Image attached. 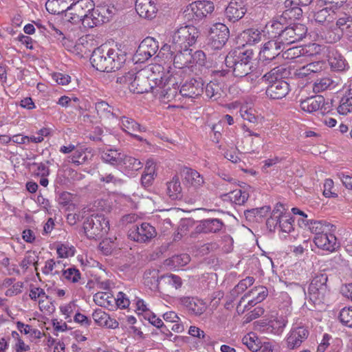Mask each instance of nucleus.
Listing matches in <instances>:
<instances>
[{"instance_id":"nucleus-1","label":"nucleus","mask_w":352,"mask_h":352,"mask_svg":"<svg viewBox=\"0 0 352 352\" xmlns=\"http://www.w3.org/2000/svg\"><path fill=\"white\" fill-rule=\"evenodd\" d=\"M160 69V66H155L151 69L140 70L138 72H129L124 75L117 78V82L124 83L129 85V89L133 93L143 94L148 91L154 94H159L158 87H162L163 79L161 76L158 78L154 74L153 69Z\"/></svg>"},{"instance_id":"nucleus-2","label":"nucleus","mask_w":352,"mask_h":352,"mask_svg":"<svg viewBox=\"0 0 352 352\" xmlns=\"http://www.w3.org/2000/svg\"><path fill=\"white\" fill-rule=\"evenodd\" d=\"M91 63L98 71L111 72L119 69L126 60L125 54L118 50L101 45L96 48L91 56Z\"/></svg>"},{"instance_id":"nucleus-3","label":"nucleus","mask_w":352,"mask_h":352,"mask_svg":"<svg viewBox=\"0 0 352 352\" xmlns=\"http://www.w3.org/2000/svg\"><path fill=\"white\" fill-rule=\"evenodd\" d=\"M252 50H234L230 52L225 58V64L231 69L233 75L237 78H243L250 73L253 67Z\"/></svg>"},{"instance_id":"nucleus-4","label":"nucleus","mask_w":352,"mask_h":352,"mask_svg":"<svg viewBox=\"0 0 352 352\" xmlns=\"http://www.w3.org/2000/svg\"><path fill=\"white\" fill-rule=\"evenodd\" d=\"M83 230L88 239L97 240L107 234L109 223L104 214H94L85 219Z\"/></svg>"},{"instance_id":"nucleus-5","label":"nucleus","mask_w":352,"mask_h":352,"mask_svg":"<svg viewBox=\"0 0 352 352\" xmlns=\"http://www.w3.org/2000/svg\"><path fill=\"white\" fill-rule=\"evenodd\" d=\"M199 30L193 25H186L177 29L172 35L174 50L190 49L199 36Z\"/></svg>"},{"instance_id":"nucleus-6","label":"nucleus","mask_w":352,"mask_h":352,"mask_svg":"<svg viewBox=\"0 0 352 352\" xmlns=\"http://www.w3.org/2000/svg\"><path fill=\"white\" fill-rule=\"evenodd\" d=\"M327 280L328 276L324 273L318 274L312 278L308 287V298L313 304L324 302L329 294Z\"/></svg>"},{"instance_id":"nucleus-7","label":"nucleus","mask_w":352,"mask_h":352,"mask_svg":"<svg viewBox=\"0 0 352 352\" xmlns=\"http://www.w3.org/2000/svg\"><path fill=\"white\" fill-rule=\"evenodd\" d=\"M214 10L213 2L210 1H196L189 4L184 11L188 20L200 21L210 15Z\"/></svg>"},{"instance_id":"nucleus-8","label":"nucleus","mask_w":352,"mask_h":352,"mask_svg":"<svg viewBox=\"0 0 352 352\" xmlns=\"http://www.w3.org/2000/svg\"><path fill=\"white\" fill-rule=\"evenodd\" d=\"M307 27L301 23L294 24L293 26H286L284 30L274 37L285 48L286 45L301 41L306 35Z\"/></svg>"},{"instance_id":"nucleus-9","label":"nucleus","mask_w":352,"mask_h":352,"mask_svg":"<svg viewBox=\"0 0 352 352\" xmlns=\"http://www.w3.org/2000/svg\"><path fill=\"white\" fill-rule=\"evenodd\" d=\"M182 70H178L175 73L170 74L168 71L167 76L159 75L158 78L162 76L163 79L162 87H158L159 94L161 97L170 100L177 96L179 83H180L179 79L182 77Z\"/></svg>"},{"instance_id":"nucleus-10","label":"nucleus","mask_w":352,"mask_h":352,"mask_svg":"<svg viewBox=\"0 0 352 352\" xmlns=\"http://www.w3.org/2000/svg\"><path fill=\"white\" fill-rule=\"evenodd\" d=\"M230 36V30L223 23H217L210 29L208 46L213 50L221 49Z\"/></svg>"},{"instance_id":"nucleus-11","label":"nucleus","mask_w":352,"mask_h":352,"mask_svg":"<svg viewBox=\"0 0 352 352\" xmlns=\"http://www.w3.org/2000/svg\"><path fill=\"white\" fill-rule=\"evenodd\" d=\"M71 12L65 15L64 20L72 24L82 22L85 16L91 11L94 3L92 0H76L72 3Z\"/></svg>"},{"instance_id":"nucleus-12","label":"nucleus","mask_w":352,"mask_h":352,"mask_svg":"<svg viewBox=\"0 0 352 352\" xmlns=\"http://www.w3.org/2000/svg\"><path fill=\"white\" fill-rule=\"evenodd\" d=\"M157 234L155 228L148 223L133 225L128 231V237L137 243H148Z\"/></svg>"},{"instance_id":"nucleus-13","label":"nucleus","mask_w":352,"mask_h":352,"mask_svg":"<svg viewBox=\"0 0 352 352\" xmlns=\"http://www.w3.org/2000/svg\"><path fill=\"white\" fill-rule=\"evenodd\" d=\"M283 50H285L284 47L274 37L263 45L259 52L260 58L268 63L276 59H281Z\"/></svg>"},{"instance_id":"nucleus-14","label":"nucleus","mask_w":352,"mask_h":352,"mask_svg":"<svg viewBox=\"0 0 352 352\" xmlns=\"http://www.w3.org/2000/svg\"><path fill=\"white\" fill-rule=\"evenodd\" d=\"M158 50L159 45L157 41L150 36L145 38L136 50L135 56L137 61L144 62L148 60L157 54Z\"/></svg>"},{"instance_id":"nucleus-15","label":"nucleus","mask_w":352,"mask_h":352,"mask_svg":"<svg viewBox=\"0 0 352 352\" xmlns=\"http://www.w3.org/2000/svg\"><path fill=\"white\" fill-rule=\"evenodd\" d=\"M313 0H285L283 17L294 20L299 19L302 14V7L308 6Z\"/></svg>"},{"instance_id":"nucleus-16","label":"nucleus","mask_w":352,"mask_h":352,"mask_svg":"<svg viewBox=\"0 0 352 352\" xmlns=\"http://www.w3.org/2000/svg\"><path fill=\"white\" fill-rule=\"evenodd\" d=\"M309 330L304 326H294L292 328L286 338L288 349L294 350L298 348L308 338Z\"/></svg>"},{"instance_id":"nucleus-17","label":"nucleus","mask_w":352,"mask_h":352,"mask_svg":"<svg viewBox=\"0 0 352 352\" xmlns=\"http://www.w3.org/2000/svg\"><path fill=\"white\" fill-rule=\"evenodd\" d=\"M246 12L245 1L232 0L225 10V16L229 21L234 23L242 19Z\"/></svg>"},{"instance_id":"nucleus-18","label":"nucleus","mask_w":352,"mask_h":352,"mask_svg":"<svg viewBox=\"0 0 352 352\" xmlns=\"http://www.w3.org/2000/svg\"><path fill=\"white\" fill-rule=\"evenodd\" d=\"M177 300L190 314L195 316H201L207 308L204 300L196 297L182 296L178 298Z\"/></svg>"},{"instance_id":"nucleus-19","label":"nucleus","mask_w":352,"mask_h":352,"mask_svg":"<svg viewBox=\"0 0 352 352\" xmlns=\"http://www.w3.org/2000/svg\"><path fill=\"white\" fill-rule=\"evenodd\" d=\"M351 12L341 13L336 21V27L340 29L346 38V43L352 50V7Z\"/></svg>"},{"instance_id":"nucleus-20","label":"nucleus","mask_w":352,"mask_h":352,"mask_svg":"<svg viewBox=\"0 0 352 352\" xmlns=\"http://www.w3.org/2000/svg\"><path fill=\"white\" fill-rule=\"evenodd\" d=\"M203 85L204 84L200 78L199 80L192 78L181 86L179 94L186 98H195L203 93Z\"/></svg>"},{"instance_id":"nucleus-21","label":"nucleus","mask_w":352,"mask_h":352,"mask_svg":"<svg viewBox=\"0 0 352 352\" xmlns=\"http://www.w3.org/2000/svg\"><path fill=\"white\" fill-rule=\"evenodd\" d=\"M223 226V222L219 219H204L196 226L195 232L192 233V236L195 234L200 233H217L221 230Z\"/></svg>"},{"instance_id":"nucleus-22","label":"nucleus","mask_w":352,"mask_h":352,"mask_svg":"<svg viewBox=\"0 0 352 352\" xmlns=\"http://www.w3.org/2000/svg\"><path fill=\"white\" fill-rule=\"evenodd\" d=\"M289 91V85L285 80H275L269 84L266 89V95L270 99L279 100L285 98Z\"/></svg>"},{"instance_id":"nucleus-23","label":"nucleus","mask_w":352,"mask_h":352,"mask_svg":"<svg viewBox=\"0 0 352 352\" xmlns=\"http://www.w3.org/2000/svg\"><path fill=\"white\" fill-rule=\"evenodd\" d=\"M118 119H120L119 124L123 131L131 135L138 141L142 142L144 140L141 136L135 134V133L145 131L144 127L141 126L135 120L129 117L121 116L120 115Z\"/></svg>"},{"instance_id":"nucleus-24","label":"nucleus","mask_w":352,"mask_h":352,"mask_svg":"<svg viewBox=\"0 0 352 352\" xmlns=\"http://www.w3.org/2000/svg\"><path fill=\"white\" fill-rule=\"evenodd\" d=\"M135 10L140 16L151 20L156 16L157 8L152 0H136Z\"/></svg>"},{"instance_id":"nucleus-25","label":"nucleus","mask_w":352,"mask_h":352,"mask_svg":"<svg viewBox=\"0 0 352 352\" xmlns=\"http://www.w3.org/2000/svg\"><path fill=\"white\" fill-rule=\"evenodd\" d=\"M314 242L318 248L329 252H333L338 247L337 239L331 232L315 236Z\"/></svg>"},{"instance_id":"nucleus-26","label":"nucleus","mask_w":352,"mask_h":352,"mask_svg":"<svg viewBox=\"0 0 352 352\" xmlns=\"http://www.w3.org/2000/svg\"><path fill=\"white\" fill-rule=\"evenodd\" d=\"M327 60L332 70L342 72L349 68V65L344 56L336 49L329 48Z\"/></svg>"},{"instance_id":"nucleus-27","label":"nucleus","mask_w":352,"mask_h":352,"mask_svg":"<svg viewBox=\"0 0 352 352\" xmlns=\"http://www.w3.org/2000/svg\"><path fill=\"white\" fill-rule=\"evenodd\" d=\"M97 114L102 119H118L120 111L118 109L109 105L107 102L100 100L95 104Z\"/></svg>"},{"instance_id":"nucleus-28","label":"nucleus","mask_w":352,"mask_h":352,"mask_svg":"<svg viewBox=\"0 0 352 352\" xmlns=\"http://www.w3.org/2000/svg\"><path fill=\"white\" fill-rule=\"evenodd\" d=\"M175 51L176 53L172 60H173V65L175 68L182 70L186 67L189 68L192 67V56L191 49Z\"/></svg>"},{"instance_id":"nucleus-29","label":"nucleus","mask_w":352,"mask_h":352,"mask_svg":"<svg viewBox=\"0 0 352 352\" xmlns=\"http://www.w3.org/2000/svg\"><path fill=\"white\" fill-rule=\"evenodd\" d=\"M316 48V44H312L308 47H293L286 50H283L281 59L293 60L295 58H300L305 56H311L314 54L310 52L311 48Z\"/></svg>"},{"instance_id":"nucleus-30","label":"nucleus","mask_w":352,"mask_h":352,"mask_svg":"<svg viewBox=\"0 0 352 352\" xmlns=\"http://www.w3.org/2000/svg\"><path fill=\"white\" fill-rule=\"evenodd\" d=\"M306 228L309 231L315 234V236L322 235L323 233L333 232L335 230L336 227L333 224L328 223L326 221H317L310 219L308 223H305Z\"/></svg>"},{"instance_id":"nucleus-31","label":"nucleus","mask_w":352,"mask_h":352,"mask_svg":"<svg viewBox=\"0 0 352 352\" xmlns=\"http://www.w3.org/2000/svg\"><path fill=\"white\" fill-rule=\"evenodd\" d=\"M92 317L95 322L99 326L111 329H116L118 327V322L101 309H96L92 314Z\"/></svg>"},{"instance_id":"nucleus-32","label":"nucleus","mask_w":352,"mask_h":352,"mask_svg":"<svg viewBox=\"0 0 352 352\" xmlns=\"http://www.w3.org/2000/svg\"><path fill=\"white\" fill-rule=\"evenodd\" d=\"M183 180L187 184L199 188L204 183L203 177L195 170L185 167L182 171Z\"/></svg>"},{"instance_id":"nucleus-33","label":"nucleus","mask_w":352,"mask_h":352,"mask_svg":"<svg viewBox=\"0 0 352 352\" xmlns=\"http://www.w3.org/2000/svg\"><path fill=\"white\" fill-rule=\"evenodd\" d=\"M324 103L323 96L318 95L307 98L300 102V108L304 111L312 113L319 110Z\"/></svg>"},{"instance_id":"nucleus-34","label":"nucleus","mask_w":352,"mask_h":352,"mask_svg":"<svg viewBox=\"0 0 352 352\" xmlns=\"http://www.w3.org/2000/svg\"><path fill=\"white\" fill-rule=\"evenodd\" d=\"M166 193L172 200L182 198V188L177 176H174L170 182L166 183Z\"/></svg>"},{"instance_id":"nucleus-35","label":"nucleus","mask_w":352,"mask_h":352,"mask_svg":"<svg viewBox=\"0 0 352 352\" xmlns=\"http://www.w3.org/2000/svg\"><path fill=\"white\" fill-rule=\"evenodd\" d=\"M161 276L157 270H148L144 274V284L150 289L156 291L160 289Z\"/></svg>"},{"instance_id":"nucleus-36","label":"nucleus","mask_w":352,"mask_h":352,"mask_svg":"<svg viewBox=\"0 0 352 352\" xmlns=\"http://www.w3.org/2000/svg\"><path fill=\"white\" fill-rule=\"evenodd\" d=\"M224 199H230V201L236 205H243L249 197V193L245 190L237 188L223 195Z\"/></svg>"},{"instance_id":"nucleus-37","label":"nucleus","mask_w":352,"mask_h":352,"mask_svg":"<svg viewBox=\"0 0 352 352\" xmlns=\"http://www.w3.org/2000/svg\"><path fill=\"white\" fill-rule=\"evenodd\" d=\"M105 21L101 16L100 11L98 8H94L93 6V9L91 11L89 12V13L85 16V17L82 21V23L85 27L87 28H94V26H97L98 25L104 23Z\"/></svg>"},{"instance_id":"nucleus-38","label":"nucleus","mask_w":352,"mask_h":352,"mask_svg":"<svg viewBox=\"0 0 352 352\" xmlns=\"http://www.w3.org/2000/svg\"><path fill=\"white\" fill-rule=\"evenodd\" d=\"M268 291L265 287H254L250 292L245 294L244 297L251 296L252 298L249 301L250 305H255L262 302L267 296Z\"/></svg>"},{"instance_id":"nucleus-39","label":"nucleus","mask_w":352,"mask_h":352,"mask_svg":"<svg viewBox=\"0 0 352 352\" xmlns=\"http://www.w3.org/2000/svg\"><path fill=\"white\" fill-rule=\"evenodd\" d=\"M287 74V69L283 65H279L266 73L263 76V80L271 84L275 82V80H283L282 78H285Z\"/></svg>"},{"instance_id":"nucleus-40","label":"nucleus","mask_w":352,"mask_h":352,"mask_svg":"<svg viewBox=\"0 0 352 352\" xmlns=\"http://www.w3.org/2000/svg\"><path fill=\"white\" fill-rule=\"evenodd\" d=\"M352 111V83L349 90L341 98L338 107V112L342 115H346Z\"/></svg>"},{"instance_id":"nucleus-41","label":"nucleus","mask_w":352,"mask_h":352,"mask_svg":"<svg viewBox=\"0 0 352 352\" xmlns=\"http://www.w3.org/2000/svg\"><path fill=\"white\" fill-rule=\"evenodd\" d=\"M336 11L326 6L314 13L315 21L320 24L332 22L335 19Z\"/></svg>"},{"instance_id":"nucleus-42","label":"nucleus","mask_w":352,"mask_h":352,"mask_svg":"<svg viewBox=\"0 0 352 352\" xmlns=\"http://www.w3.org/2000/svg\"><path fill=\"white\" fill-rule=\"evenodd\" d=\"M123 153L117 150L109 149L101 153L102 160L112 166H120L122 164Z\"/></svg>"},{"instance_id":"nucleus-43","label":"nucleus","mask_w":352,"mask_h":352,"mask_svg":"<svg viewBox=\"0 0 352 352\" xmlns=\"http://www.w3.org/2000/svg\"><path fill=\"white\" fill-rule=\"evenodd\" d=\"M116 298L109 292H98L94 296V302L100 307L109 308L113 307Z\"/></svg>"},{"instance_id":"nucleus-44","label":"nucleus","mask_w":352,"mask_h":352,"mask_svg":"<svg viewBox=\"0 0 352 352\" xmlns=\"http://www.w3.org/2000/svg\"><path fill=\"white\" fill-rule=\"evenodd\" d=\"M286 19L283 17V14L276 19H274L265 25V30L267 33L271 35V38H274L275 36L279 35V34L284 30L285 26L282 21H285Z\"/></svg>"},{"instance_id":"nucleus-45","label":"nucleus","mask_w":352,"mask_h":352,"mask_svg":"<svg viewBox=\"0 0 352 352\" xmlns=\"http://www.w3.org/2000/svg\"><path fill=\"white\" fill-rule=\"evenodd\" d=\"M122 166H124L126 171H138L142 168L143 164L138 160L131 156L126 155L123 153Z\"/></svg>"},{"instance_id":"nucleus-46","label":"nucleus","mask_w":352,"mask_h":352,"mask_svg":"<svg viewBox=\"0 0 352 352\" xmlns=\"http://www.w3.org/2000/svg\"><path fill=\"white\" fill-rule=\"evenodd\" d=\"M243 344L252 351H258L261 347L262 342L256 333L251 332L245 335L242 339Z\"/></svg>"},{"instance_id":"nucleus-47","label":"nucleus","mask_w":352,"mask_h":352,"mask_svg":"<svg viewBox=\"0 0 352 352\" xmlns=\"http://www.w3.org/2000/svg\"><path fill=\"white\" fill-rule=\"evenodd\" d=\"M205 93L208 98L217 100L221 97V87L219 83L210 81L205 87Z\"/></svg>"},{"instance_id":"nucleus-48","label":"nucleus","mask_w":352,"mask_h":352,"mask_svg":"<svg viewBox=\"0 0 352 352\" xmlns=\"http://www.w3.org/2000/svg\"><path fill=\"white\" fill-rule=\"evenodd\" d=\"M90 156H91V152L87 151V149H77L72 156L71 162L78 166L90 160Z\"/></svg>"},{"instance_id":"nucleus-49","label":"nucleus","mask_w":352,"mask_h":352,"mask_svg":"<svg viewBox=\"0 0 352 352\" xmlns=\"http://www.w3.org/2000/svg\"><path fill=\"white\" fill-rule=\"evenodd\" d=\"M270 211V206H263L261 208H252L251 210H247L245 211V215L246 219L250 221H254V218H262L267 215Z\"/></svg>"},{"instance_id":"nucleus-50","label":"nucleus","mask_w":352,"mask_h":352,"mask_svg":"<svg viewBox=\"0 0 352 352\" xmlns=\"http://www.w3.org/2000/svg\"><path fill=\"white\" fill-rule=\"evenodd\" d=\"M244 37L246 38L247 43L254 45L260 42L262 39L263 34L257 29L250 28L244 31Z\"/></svg>"},{"instance_id":"nucleus-51","label":"nucleus","mask_w":352,"mask_h":352,"mask_svg":"<svg viewBox=\"0 0 352 352\" xmlns=\"http://www.w3.org/2000/svg\"><path fill=\"white\" fill-rule=\"evenodd\" d=\"M333 80L329 77L317 79L313 84V91L316 94L324 91L333 85Z\"/></svg>"},{"instance_id":"nucleus-52","label":"nucleus","mask_w":352,"mask_h":352,"mask_svg":"<svg viewBox=\"0 0 352 352\" xmlns=\"http://www.w3.org/2000/svg\"><path fill=\"white\" fill-rule=\"evenodd\" d=\"M155 172V168L154 166H146L144 173L141 177V183L144 187L147 188L152 184L154 179Z\"/></svg>"},{"instance_id":"nucleus-53","label":"nucleus","mask_w":352,"mask_h":352,"mask_svg":"<svg viewBox=\"0 0 352 352\" xmlns=\"http://www.w3.org/2000/svg\"><path fill=\"white\" fill-rule=\"evenodd\" d=\"M161 281L162 283L166 284L176 289L180 288L182 285L181 278L172 274L161 276Z\"/></svg>"},{"instance_id":"nucleus-54","label":"nucleus","mask_w":352,"mask_h":352,"mask_svg":"<svg viewBox=\"0 0 352 352\" xmlns=\"http://www.w3.org/2000/svg\"><path fill=\"white\" fill-rule=\"evenodd\" d=\"M188 334L192 337L199 338L202 344H208L211 341L210 336L206 334L203 330L195 326L190 327Z\"/></svg>"},{"instance_id":"nucleus-55","label":"nucleus","mask_w":352,"mask_h":352,"mask_svg":"<svg viewBox=\"0 0 352 352\" xmlns=\"http://www.w3.org/2000/svg\"><path fill=\"white\" fill-rule=\"evenodd\" d=\"M293 218L289 214L282 216L280 218L278 228L280 231L289 233L294 230Z\"/></svg>"},{"instance_id":"nucleus-56","label":"nucleus","mask_w":352,"mask_h":352,"mask_svg":"<svg viewBox=\"0 0 352 352\" xmlns=\"http://www.w3.org/2000/svg\"><path fill=\"white\" fill-rule=\"evenodd\" d=\"M100 181L107 184H112L115 186H121L124 183L122 179L116 177L111 173L101 175Z\"/></svg>"},{"instance_id":"nucleus-57","label":"nucleus","mask_w":352,"mask_h":352,"mask_svg":"<svg viewBox=\"0 0 352 352\" xmlns=\"http://www.w3.org/2000/svg\"><path fill=\"white\" fill-rule=\"evenodd\" d=\"M322 39L328 43H335L341 38V34L336 31V30L329 29L326 32H323L321 35Z\"/></svg>"},{"instance_id":"nucleus-58","label":"nucleus","mask_w":352,"mask_h":352,"mask_svg":"<svg viewBox=\"0 0 352 352\" xmlns=\"http://www.w3.org/2000/svg\"><path fill=\"white\" fill-rule=\"evenodd\" d=\"M339 319L344 325L352 328V309L343 308L340 312Z\"/></svg>"},{"instance_id":"nucleus-59","label":"nucleus","mask_w":352,"mask_h":352,"mask_svg":"<svg viewBox=\"0 0 352 352\" xmlns=\"http://www.w3.org/2000/svg\"><path fill=\"white\" fill-rule=\"evenodd\" d=\"M190 261V258L187 254H181L174 255L170 258V261L175 267H182L187 265Z\"/></svg>"},{"instance_id":"nucleus-60","label":"nucleus","mask_w":352,"mask_h":352,"mask_svg":"<svg viewBox=\"0 0 352 352\" xmlns=\"http://www.w3.org/2000/svg\"><path fill=\"white\" fill-rule=\"evenodd\" d=\"M63 275L65 279L72 281V283H77L80 278V273L78 270L74 267H70L65 270Z\"/></svg>"},{"instance_id":"nucleus-61","label":"nucleus","mask_w":352,"mask_h":352,"mask_svg":"<svg viewBox=\"0 0 352 352\" xmlns=\"http://www.w3.org/2000/svg\"><path fill=\"white\" fill-rule=\"evenodd\" d=\"M46 10L53 14H63L60 7V3L58 0H47L45 3Z\"/></svg>"},{"instance_id":"nucleus-62","label":"nucleus","mask_w":352,"mask_h":352,"mask_svg":"<svg viewBox=\"0 0 352 352\" xmlns=\"http://www.w3.org/2000/svg\"><path fill=\"white\" fill-rule=\"evenodd\" d=\"M56 252L59 257L67 258L74 255L75 249L74 247H69L65 244H60L58 245Z\"/></svg>"},{"instance_id":"nucleus-63","label":"nucleus","mask_w":352,"mask_h":352,"mask_svg":"<svg viewBox=\"0 0 352 352\" xmlns=\"http://www.w3.org/2000/svg\"><path fill=\"white\" fill-rule=\"evenodd\" d=\"M36 261H38V256L33 252H28L22 261L20 263V266L24 269L27 270L28 267L32 265V263H36Z\"/></svg>"},{"instance_id":"nucleus-64","label":"nucleus","mask_w":352,"mask_h":352,"mask_svg":"<svg viewBox=\"0 0 352 352\" xmlns=\"http://www.w3.org/2000/svg\"><path fill=\"white\" fill-rule=\"evenodd\" d=\"M271 323L273 328L277 329V331H282L288 323V320L286 316H280L271 321Z\"/></svg>"}]
</instances>
